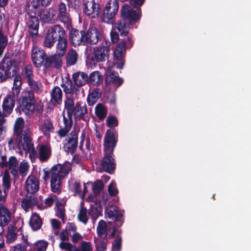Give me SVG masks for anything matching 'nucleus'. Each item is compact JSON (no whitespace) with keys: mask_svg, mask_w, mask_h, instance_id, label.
<instances>
[{"mask_svg":"<svg viewBox=\"0 0 251 251\" xmlns=\"http://www.w3.org/2000/svg\"><path fill=\"white\" fill-rule=\"evenodd\" d=\"M135 9L128 4H125L121 9V19L117 21L116 28L121 36L125 37L129 33L130 26L139 21L142 16L141 7L146 0H129Z\"/></svg>","mask_w":251,"mask_h":251,"instance_id":"obj_1","label":"nucleus"},{"mask_svg":"<svg viewBox=\"0 0 251 251\" xmlns=\"http://www.w3.org/2000/svg\"><path fill=\"white\" fill-rule=\"evenodd\" d=\"M124 80L118 75V73L115 71H107L105 73V85L108 86L111 84L118 88L123 83Z\"/></svg>","mask_w":251,"mask_h":251,"instance_id":"obj_22","label":"nucleus"},{"mask_svg":"<svg viewBox=\"0 0 251 251\" xmlns=\"http://www.w3.org/2000/svg\"><path fill=\"white\" fill-rule=\"evenodd\" d=\"M83 12L88 16L92 18L98 17L101 12V7L99 2H96L95 0H87L83 3Z\"/></svg>","mask_w":251,"mask_h":251,"instance_id":"obj_14","label":"nucleus"},{"mask_svg":"<svg viewBox=\"0 0 251 251\" xmlns=\"http://www.w3.org/2000/svg\"><path fill=\"white\" fill-rule=\"evenodd\" d=\"M58 13L57 18L60 21L63 23L66 28L71 27L72 19L67 10L66 5L64 2H60L58 6Z\"/></svg>","mask_w":251,"mask_h":251,"instance_id":"obj_18","label":"nucleus"},{"mask_svg":"<svg viewBox=\"0 0 251 251\" xmlns=\"http://www.w3.org/2000/svg\"><path fill=\"white\" fill-rule=\"evenodd\" d=\"M122 239V237L117 235L116 239L114 240L112 244V247H114L117 251H119L121 249Z\"/></svg>","mask_w":251,"mask_h":251,"instance_id":"obj_56","label":"nucleus"},{"mask_svg":"<svg viewBox=\"0 0 251 251\" xmlns=\"http://www.w3.org/2000/svg\"><path fill=\"white\" fill-rule=\"evenodd\" d=\"M111 40L112 43H117L119 39V34L116 32H111Z\"/></svg>","mask_w":251,"mask_h":251,"instance_id":"obj_64","label":"nucleus"},{"mask_svg":"<svg viewBox=\"0 0 251 251\" xmlns=\"http://www.w3.org/2000/svg\"><path fill=\"white\" fill-rule=\"evenodd\" d=\"M38 203V198L31 194L29 196L26 195L25 198L22 200L21 205L24 210L27 211L29 208L37 205Z\"/></svg>","mask_w":251,"mask_h":251,"instance_id":"obj_28","label":"nucleus"},{"mask_svg":"<svg viewBox=\"0 0 251 251\" xmlns=\"http://www.w3.org/2000/svg\"><path fill=\"white\" fill-rule=\"evenodd\" d=\"M24 120L22 118H18L14 125V130L17 133H21L24 127Z\"/></svg>","mask_w":251,"mask_h":251,"instance_id":"obj_52","label":"nucleus"},{"mask_svg":"<svg viewBox=\"0 0 251 251\" xmlns=\"http://www.w3.org/2000/svg\"><path fill=\"white\" fill-rule=\"evenodd\" d=\"M67 231H72L74 233L76 232L77 227L74 223H68L67 226Z\"/></svg>","mask_w":251,"mask_h":251,"instance_id":"obj_63","label":"nucleus"},{"mask_svg":"<svg viewBox=\"0 0 251 251\" xmlns=\"http://www.w3.org/2000/svg\"><path fill=\"white\" fill-rule=\"evenodd\" d=\"M8 44V37L4 35L2 29L0 28V57L2 56Z\"/></svg>","mask_w":251,"mask_h":251,"instance_id":"obj_42","label":"nucleus"},{"mask_svg":"<svg viewBox=\"0 0 251 251\" xmlns=\"http://www.w3.org/2000/svg\"><path fill=\"white\" fill-rule=\"evenodd\" d=\"M19 103L18 108L20 113L29 116L33 114L35 108V100L33 92L25 90L17 100Z\"/></svg>","mask_w":251,"mask_h":251,"instance_id":"obj_3","label":"nucleus"},{"mask_svg":"<svg viewBox=\"0 0 251 251\" xmlns=\"http://www.w3.org/2000/svg\"><path fill=\"white\" fill-rule=\"evenodd\" d=\"M78 131L75 129L71 131L67 138L63 141V149L65 152L73 155L75 151L78 144Z\"/></svg>","mask_w":251,"mask_h":251,"instance_id":"obj_10","label":"nucleus"},{"mask_svg":"<svg viewBox=\"0 0 251 251\" xmlns=\"http://www.w3.org/2000/svg\"><path fill=\"white\" fill-rule=\"evenodd\" d=\"M11 70V72H12V75H13L12 77H14L13 82H22L21 80V76L18 72L16 71L15 68H13Z\"/></svg>","mask_w":251,"mask_h":251,"instance_id":"obj_61","label":"nucleus"},{"mask_svg":"<svg viewBox=\"0 0 251 251\" xmlns=\"http://www.w3.org/2000/svg\"><path fill=\"white\" fill-rule=\"evenodd\" d=\"M119 2L117 0L108 1L102 10L101 15V21L107 24H113L115 17L119 10Z\"/></svg>","mask_w":251,"mask_h":251,"instance_id":"obj_9","label":"nucleus"},{"mask_svg":"<svg viewBox=\"0 0 251 251\" xmlns=\"http://www.w3.org/2000/svg\"><path fill=\"white\" fill-rule=\"evenodd\" d=\"M72 166L70 164H57L53 165L49 170L43 169V179L47 181L50 179L51 190L55 193L61 192V181L71 170Z\"/></svg>","mask_w":251,"mask_h":251,"instance_id":"obj_2","label":"nucleus"},{"mask_svg":"<svg viewBox=\"0 0 251 251\" xmlns=\"http://www.w3.org/2000/svg\"><path fill=\"white\" fill-rule=\"evenodd\" d=\"M29 224L33 231L39 230L43 224L42 219L39 215L36 213H33L30 218Z\"/></svg>","mask_w":251,"mask_h":251,"instance_id":"obj_29","label":"nucleus"},{"mask_svg":"<svg viewBox=\"0 0 251 251\" xmlns=\"http://www.w3.org/2000/svg\"><path fill=\"white\" fill-rule=\"evenodd\" d=\"M17 60L13 54H5L0 63V83L12 77L11 70L17 67Z\"/></svg>","mask_w":251,"mask_h":251,"instance_id":"obj_4","label":"nucleus"},{"mask_svg":"<svg viewBox=\"0 0 251 251\" xmlns=\"http://www.w3.org/2000/svg\"><path fill=\"white\" fill-rule=\"evenodd\" d=\"M69 30V39L72 45L75 47L80 45H85V31L78 30L76 28L71 27L67 28Z\"/></svg>","mask_w":251,"mask_h":251,"instance_id":"obj_16","label":"nucleus"},{"mask_svg":"<svg viewBox=\"0 0 251 251\" xmlns=\"http://www.w3.org/2000/svg\"><path fill=\"white\" fill-rule=\"evenodd\" d=\"M78 54L74 49H71L67 53L65 56L66 63L67 66L75 65L78 60Z\"/></svg>","mask_w":251,"mask_h":251,"instance_id":"obj_32","label":"nucleus"},{"mask_svg":"<svg viewBox=\"0 0 251 251\" xmlns=\"http://www.w3.org/2000/svg\"><path fill=\"white\" fill-rule=\"evenodd\" d=\"M51 155L50 149L45 145H42L39 149V159L41 162L47 161Z\"/></svg>","mask_w":251,"mask_h":251,"instance_id":"obj_31","label":"nucleus"},{"mask_svg":"<svg viewBox=\"0 0 251 251\" xmlns=\"http://www.w3.org/2000/svg\"><path fill=\"white\" fill-rule=\"evenodd\" d=\"M105 213L109 219H112L116 222L117 227L123 225L124 223V211H120L117 206H111L106 209Z\"/></svg>","mask_w":251,"mask_h":251,"instance_id":"obj_17","label":"nucleus"},{"mask_svg":"<svg viewBox=\"0 0 251 251\" xmlns=\"http://www.w3.org/2000/svg\"><path fill=\"white\" fill-rule=\"evenodd\" d=\"M133 45V41L130 37L126 39H121L120 43L117 45L114 51V59L117 60L116 63V68L119 69L123 68L125 64L124 54L126 51V49L131 48Z\"/></svg>","mask_w":251,"mask_h":251,"instance_id":"obj_8","label":"nucleus"},{"mask_svg":"<svg viewBox=\"0 0 251 251\" xmlns=\"http://www.w3.org/2000/svg\"><path fill=\"white\" fill-rule=\"evenodd\" d=\"M119 122L115 116H109L106 120V126L109 129H114V127L118 126Z\"/></svg>","mask_w":251,"mask_h":251,"instance_id":"obj_47","label":"nucleus"},{"mask_svg":"<svg viewBox=\"0 0 251 251\" xmlns=\"http://www.w3.org/2000/svg\"><path fill=\"white\" fill-rule=\"evenodd\" d=\"M108 192L111 197H115L118 193V190L116 188L115 183L111 182L108 186Z\"/></svg>","mask_w":251,"mask_h":251,"instance_id":"obj_54","label":"nucleus"},{"mask_svg":"<svg viewBox=\"0 0 251 251\" xmlns=\"http://www.w3.org/2000/svg\"><path fill=\"white\" fill-rule=\"evenodd\" d=\"M39 181L34 175H30L25 182V188L28 193L33 194L39 189Z\"/></svg>","mask_w":251,"mask_h":251,"instance_id":"obj_24","label":"nucleus"},{"mask_svg":"<svg viewBox=\"0 0 251 251\" xmlns=\"http://www.w3.org/2000/svg\"><path fill=\"white\" fill-rule=\"evenodd\" d=\"M27 83L31 89L32 92H34L36 93L40 92V89L38 84V82L33 79V78L27 81Z\"/></svg>","mask_w":251,"mask_h":251,"instance_id":"obj_51","label":"nucleus"},{"mask_svg":"<svg viewBox=\"0 0 251 251\" xmlns=\"http://www.w3.org/2000/svg\"><path fill=\"white\" fill-rule=\"evenodd\" d=\"M108 239L106 237H99L98 243H96V248L98 251L99 250H106L107 249Z\"/></svg>","mask_w":251,"mask_h":251,"instance_id":"obj_48","label":"nucleus"},{"mask_svg":"<svg viewBox=\"0 0 251 251\" xmlns=\"http://www.w3.org/2000/svg\"><path fill=\"white\" fill-rule=\"evenodd\" d=\"M22 82H13V86L12 87V95L17 96L20 93Z\"/></svg>","mask_w":251,"mask_h":251,"instance_id":"obj_58","label":"nucleus"},{"mask_svg":"<svg viewBox=\"0 0 251 251\" xmlns=\"http://www.w3.org/2000/svg\"><path fill=\"white\" fill-rule=\"evenodd\" d=\"M51 0H32L27 4L26 8V13L38 15L45 8L48 6Z\"/></svg>","mask_w":251,"mask_h":251,"instance_id":"obj_15","label":"nucleus"},{"mask_svg":"<svg viewBox=\"0 0 251 251\" xmlns=\"http://www.w3.org/2000/svg\"><path fill=\"white\" fill-rule=\"evenodd\" d=\"M28 16L26 22V26L28 29L29 36L32 41L37 40L39 35L40 21L37 15L26 13Z\"/></svg>","mask_w":251,"mask_h":251,"instance_id":"obj_11","label":"nucleus"},{"mask_svg":"<svg viewBox=\"0 0 251 251\" xmlns=\"http://www.w3.org/2000/svg\"><path fill=\"white\" fill-rule=\"evenodd\" d=\"M97 232L99 237H107V225L104 220H101L99 221L97 227Z\"/></svg>","mask_w":251,"mask_h":251,"instance_id":"obj_38","label":"nucleus"},{"mask_svg":"<svg viewBox=\"0 0 251 251\" xmlns=\"http://www.w3.org/2000/svg\"><path fill=\"white\" fill-rule=\"evenodd\" d=\"M63 121L64 126H59L60 128L56 132L60 138H64L68 135L71 129L73 123L72 117L68 116L66 117L64 112L63 113Z\"/></svg>","mask_w":251,"mask_h":251,"instance_id":"obj_23","label":"nucleus"},{"mask_svg":"<svg viewBox=\"0 0 251 251\" xmlns=\"http://www.w3.org/2000/svg\"><path fill=\"white\" fill-rule=\"evenodd\" d=\"M95 113L100 120H103L106 116L107 109L103 104L98 103L95 109Z\"/></svg>","mask_w":251,"mask_h":251,"instance_id":"obj_36","label":"nucleus"},{"mask_svg":"<svg viewBox=\"0 0 251 251\" xmlns=\"http://www.w3.org/2000/svg\"><path fill=\"white\" fill-rule=\"evenodd\" d=\"M62 57L56 53L47 55L44 67L46 69L53 68L59 69L62 66Z\"/></svg>","mask_w":251,"mask_h":251,"instance_id":"obj_21","label":"nucleus"},{"mask_svg":"<svg viewBox=\"0 0 251 251\" xmlns=\"http://www.w3.org/2000/svg\"><path fill=\"white\" fill-rule=\"evenodd\" d=\"M11 213L9 210L3 205H0V226L8 225L11 220Z\"/></svg>","mask_w":251,"mask_h":251,"instance_id":"obj_27","label":"nucleus"},{"mask_svg":"<svg viewBox=\"0 0 251 251\" xmlns=\"http://www.w3.org/2000/svg\"><path fill=\"white\" fill-rule=\"evenodd\" d=\"M88 78L89 82L94 85H99L103 80L102 75L99 71H94L91 73Z\"/></svg>","mask_w":251,"mask_h":251,"instance_id":"obj_37","label":"nucleus"},{"mask_svg":"<svg viewBox=\"0 0 251 251\" xmlns=\"http://www.w3.org/2000/svg\"><path fill=\"white\" fill-rule=\"evenodd\" d=\"M51 100L54 104H60L62 103V92L58 86H55L51 91Z\"/></svg>","mask_w":251,"mask_h":251,"instance_id":"obj_34","label":"nucleus"},{"mask_svg":"<svg viewBox=\"0 0 251 251\" xmlns=\"http://www.w3.org/2000/svg\"><path fill=\"white\" fill-rule=\"evenodd\" d=\"M23 140V148L26 152L29 151L32 148H34L32 139L27 133L24 134Z\"/></svg>","mask_w":251,"mask_h":251,"instance_id":"obj_39","label":"nucleus"},{"mask_svg":"<svg viewBox=\"0 0 251 251\" xmlns=\"http://www.w3.org/2000/svg\"><path fill=\"white\" fill-rule=\"evenodd\" d=\"M104 187V184L101 180H97L92 185V190L95 195L99 194Z\"/></svg>","mask_w":251,"mask_h":251,"instance_id":"obj_49","label":"nucleus"},{"mask_svg":"<svg viewBox=\"0 0 251 251\" xmlns=\"http://www.w3.org/2000/svg\"><path fill=\"white\" fill-rule=\"evenodd\" d=\"M73 251H93V247L90 242L82 241L78 247Z\"/></svg>","mask_w":251,"mask_h":251,"instance_id":"obj_46","label":"nucleus"},{"mask_svg":"<svg viewBox=\"0 0 251 251\" xmlns=\"http://www.w3.org/2000/svg\"><path fill=\"white\" fill-rule=\"evenodd\" d=\"M101 93L100 89L98 88L93 89L87 97V101L88 104L92 106L96 103L98 99L101 97Z\"/></svg>","mask_w":251,"mask_h":251,"instance_id":"obj_30","label":"nucleus"},{"mask_svg":"<svg viewBox=\"0 0 251 251\" xmlns=\"http://www.w3.org/2000/svg\"><path fill=\"white\" fill-rule=\"evenodd\" d=\"M118 139V133L115 129H107L104 137V151H114Z\"/></svg>","mask_w":251,"mask_h":251,"instance_id":"obj_13","label":"nucleus"},{"mask_svg":"<svg viewBox=\"0 0 251 251\" xmlns=\"http://www.w3.org/2000/svg\"><path fill=\"white\" fill-rule=\"evenodd\" d=\"M56 45V53L60 55L61 56H63L66 53L68 40L67 37L57 41Z\"/></svg>","mask_w":251,"mask_h":251,"instance_id":"obj_33","label":"nucleus"},{"mask_svg":"<svg viewBox=\"0 0 251 251\" xmlns=\"http://www.w3.org/2000/svg\"><path fill=\"white\" fill-rule=\"evenodd\" d=\"M28 169V166L27 163H23L22 162L20 166H19V173L20 175L24 177L25 176L26 174Z\"/></svg>","mask_w":251,"mask_h":251,"instance_id":"obj_57","label":"nucleus"},{"mask_svg":"<svg viewBox=\"0 0 251 251\" xmlns=\"http://www.w3.org/2000/svg\"><path fill=\"white\" fill-rule=\"evenodd\" d=\"M114 151H104V156L101 161V167L103 171L109 174L114 173L116 167Z\"/></svg>","mask_w":251,"mask_h":251,"instance_id":"obj_12","label":"nucleus"},{"mask_svg":"<svg viewBox=\"0 0 251 251\" xmlns=\"http://www.w3.org/2000/svg\"><path fill=\"white\" fill-rule=\"evenodd\" d=\"M15 96L12 94L7 95L2 103L3 115L7 116L13 111L15 103Z\"/></svg>","mask_w":251,"mask_h":251,"instance_id":"obj_25","label":"nucleus"},{"mask_svg":"<svg viewBox=\"0 0 251 251\" xmlns=\"http://www.w3.org/2000/svg\"><path fill=\"white\" fill-rule=\"evenodd\" d=\"M23 75L28 81L33 78L34 75L33 72V68L31 65H28L23 69Z\"/></svg>","mask_w":251,"mask_h":251,"instance_id":"obj_44","label":"nucleus"},{"mask_svg":"<svg viewBox=\"0 0 251 251\" xmlns=\"http://www.w3.org/2000/svg\"><path fill=\"white\" fill-rule=\"evenodd\" d=\"M2 181L3 191H8L11 187V181L10 176L7 170L5 171L4 172Z\"/></svg>","mask_w":251,"mask_h":251,"instance_id":"obj_40","label":"nucleus"},{"mask_svg":"<svg viewBox=\"0 0 251 251\" xmlns=\"http://www.w3.org/2000/svg\"><path fill=\"white\" fill-rule=\"evenodd\" d=\"M85 45H95L103 37L101 32L96 28H89L87 32L85 31Z\"/></svg>","mask_w":251,"mask_h":251,"instance_id":"obj_20","label":"nucleus"},{"mask_svg":"<svg viewBox=\"0 0 251 251\" xmlns=\"http://www.w3.org/2000/svg\"><path fill=\"white\" fill-rule=\"evenodd\" d=\"M75 84L77 87L82 86L89 82L88 75L84 72H78L73 75Z\"/></svg>","mask_w":251,"mask_h":251,"instance_id":"obj_26","label":"nucleus"},{"mask_svg":"<svg viewBox=\"0 0 251 251\" xmlns=\"http://www.w3.org/2000/svg\"><path fill=\"white\" fill-rule=\"evenodd\" d=\"M47 54L43 49L35 47L32 49L31 59L34 65L37 68L44 66Z\"/></svg>","mask_w":251,"mask_h":251,"instance_id":"obj_19","label":"nucleus"},{"mask_svg":"<svg viewBox=\"0 0 251 251\" xmlns=\"http://www.w3.org/2000/svg\"><path fill=\"white\" fill-rule=\"evenodd\" d=\"M18 164V160L16 157L14 156H11L9 158L8 161L0 162V167L2 168L8 167L9 169H11L12 168H17Z\"/></svg>","mask_w":251,"mask_h":251,"instance_id":"obj_41","label":"nucleus"},{"mask_svg":"<svg viewBox=\"0 0 251 251\" xmlns=\"http://www.w3.org/2000/svg\"><path fill=\"white\" fill-rule=\"evenodd\" d=\"M61 86L66 94H72L73 89L74 88V85L71 79H68L65 83L61 84Z\"/></svg>","mask_w":251,"mask_h":251,"instance_id":"obj_50","label":"nucleus"},{"mask_svg":"<svg viewBox=\"0 0 251 251\" xmlns=\"http://www.w3.org/2000/svg\"><path fill=\"white\" fill-rule=\"evenodd\" d=\"M59 247L62 250L73 251V245L68 242H61L59 244Z\"/></svg>","mask_w":251,"mask_h":251,"instance_id":"obj_55","label":"nucleus"},{"mask_svg":"<svg viewBox=\"0 0 251 251\" xmlns=\"http://www.w3.org/2000/svg\"><path fill=\"white\" fill-rule=\"evenodd\" d=\"M70 233L67 231V229L62 230L60 233V238L61 242L68 241L69 240V237L68 235Z\"/></svg>","mask_w":251,"mask_h":251,"instance_id":"obj_60","label":"nucleus"},{"mask_svg":"<svg viewBox=\"0 0 251 251\" xmlns=\"http://www.w3.org/2000/svg\"><path fill=\"white\" fill-rule=\"evenodd\" d=\"M64 108L66 110L68 117H72V116L74 115V119L75 121L80 120L87 113L85 104L78 101L75 104L72 97H67L65 101Z\"/></svg>","mask_w":251,"mask_h":251,"instance_id":"obj_5","label":"nucleus"},{"mask_svg":"<svg viewBox=\"0 0 251 251\" xmlns=\"http://www.w3.org/2000/svg\"><path fill=\"white\" fill-rule=\"evenodd\" d=\"M72 191L75 194H79L81 192V185L79 182L75 181L72 186Z\"/></svg>","mask_w":251,"mask_h":251,"instance_id":"obj_59","label":"nucleus"},{"mask_svg":"<svg viewBox=\"0 0 251 251\" xmlns=\"http://www.w3.org/2000/svg\"><path fill=\"white\" fill-rule=\"evenodd\" d=\"M67 37L65 30L59 25L50 27L44 39L43 45L47 48L52 47L55 43Z\"/></svg>","mask_w":251,"mask_h":251,"instance_id":"obj_6","label":"nucleus"},{"mask_svg":"<svg viewBox=\"0 0 251 251\" xmlns=\"http://www.w3.org/2000/svg\"><path fill=\"white\" fill-rule=\"evenodd\" d=\"M111 43L104 39L101 44L95 47L88 55L89 59L94 64L105 61L109 56Z\"/></svg>","mask_w":251,"mask_h":251,"instance_id":"obj_7","label":"nucleus"},{"mask_svg":"<svg viewBox=\"0 0 251 251\" xmlns=\"http://www.w3.org/2000/svg\"><path fill=\"white\" fill-rule=\"evenodd\" d=\"M38 16L43 23L48 24H53L54 23V20L53 18L54 15H52L51 16L50 11L46 8L42 10V12Z\"/></svg>","mask_w":251,"mask_h":251,"instance_id":"obj_35","label":"nucleus"},{"mask_svg":"<svg viewBox=\"0 0 251 251\" xmlns=\"http://www.w3.org/2000/svg\"><path fill=\"white\" fill-rule=\"evenodd\" d=\"M82 238V236L79 233L75 232L72 236V241L73 243L76 244Z\"/></svg>","mask_w":251,"mask_h":251,"instance_id":"obj_62","label":"nucleus"},{"mask_svg":"<svg viewBox=\"0 0 251 251\" xmlns=\"http://www.w3.org/2000/svg\"><path fill=\"white\" fill-rule=\"evenodd\" d=\"M77 219L85 225L87 224L89 218L87 216V210L86 208L83 207L80 208L77 215Z\"/></svg>","mask_w":251,"mask_h":251,"instance_id":"obj_43","label":"nucleus"},{"mask_svg":"<svg viewBox=\"0 0 251 251\" xmlns=\"http://www.w3.org/2000/svg\"><path fill=\"white\" fill-rule=\"evenodd\" d=\"M48 246V242L43 240L37 241L34 246L36 251H46Z\"/></svg>","mask_w":251,"mask_h":251,"instance_id":"obj_53","label":"nucleus"},{"mask_svg":"<svg viewBox=\"0 0 251 251\" xmlns=\"http://www.w3.org/2000/svg\"><path fill=\"white\" fill-rule=\"evenodd\" d=\"M43 126V132L45 135H50V132L53 131L54 127L50 119H47L45 120Z\"/></svg>","mask_w":251,"mask_h":251,"instance_id":"obj_45","label":"nucleus"}]
</instances>
